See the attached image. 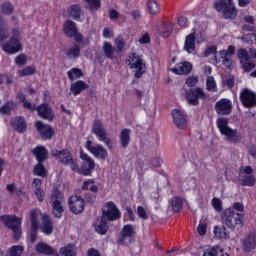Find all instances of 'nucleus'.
Returning a JSON list of instances; mask_svg holds the SVG:
<instances>
[{"mask_svg": "<svg viewBox=\"0 0 256 256\" xmlns=\"http://www.w3.org/2000/svg\"><path fill=\"white\" fill-rule=\"evenodd\" d=\"M216 126L220 135H223L229 143H241V133L237 129L229 127V118L219 117L216 120Z\"/></svg>", "mask_w": 256, "mask_h": 256, "instance_id": "f257e3e1", "label": "nucleus"}, {"mask_svg": "<svg viewBox=\"0 0 256 256\" xmlns=\"http://www.w3.org/2000/svg\"><path fill=\"white\" fill-rule=\"evenodd\" d=\"M222 223L232 231L239 230L245 223V216L241 213L224 210L221 216Z\"/></svg>", "mask_w": 256, "mask_h": 256, "instance_id": "f03ea898", "label": "nucleus"}, {"mask_svg": "<svg viewBox=\"0 0 256 256\" xmlns=\"http://www.w3.org/2000/svg\"><path fill=\"white\" fill-rule=\"evenodd\" d=\"M51 155L58 163L70 167L75 173H79V165H77V162L73 159V155H71L69 150H52Z\"/></svg>", "mask_w": 256, "mask_h": 256, "instance_id": "7ed1b4c3", "label": "nucleus"}, {"mask_svg": "<svg viewBox=\"0 0 256 256\" xmlns=\"http://www.w3.org/2000/svg\"><path fill=\"white\" fill-rule=\"evenodd\" d=\"M214 8L218 13H222L224 19H235L237 17V8L233 0H216Z\"/></svg>", "mask_w": 256, "mask_h": 256, "instance_id": "20e7f679", "label": "nucleus"}, {"mask_svg": "<svg viewBox=\"0 0 256 256\" xmlns=\"http://www.w3.org/2000/svg\"><path fill=\"white\" fill-rule=\"evenodd\" d=\"M126 61L128 63V67L135 70V78L141 79L145 71H147V66L145 65L143 58L136 53H131Z\"/></svg>", "mask_w": 256, "mask_h": 256, "instance_id": "39448f33", "label": "nucleus"}, {"mask_svg": "<svg viewBox=\"0 0 256 256\" xmlns=\"http://www.w3.org/2000/svg\"><path fill=\"white\" fill-rule=\"evenodd\" d=\"M92 133L96 135L98 141L106 145L109 151L113 149V140H111V137L107 136V130L105 129V126H103V122L95 120L92 127Z\"/></svg>", "mask_w": 256, "mask_h": 256, "instance_id": "423d86ee", "label": "nucleus"}, {"mask_svg": "<svg viewBox=\"0 0 256 256\" xmlns=\"http://www.w3.org/2000/svg\"><path fill=\"white\" fill-rule=\"evenodd\" d=\"M12 35L10 40L2 45V51L8 55H15L23 51V45L21 44V40H19V30H12Z\"/></svg>", "mask_w": 256, "mask_h": 256, "instance_id": "0eeeda50", "label": "nucleus"}, {"mask_svg": "<svg viewBox=\"0 0 256 256\" xmlns=\"http://www.w3.org/2000/svg\"><path fill=\"white\" fill-rule=\"evenodd\" d=\"M0 221H3L8 229H12L16 241L21 238V223H23V219L17 216L4 215L0 216Z\"/></svg>", "mask_w": 256, "mask_h": 256, "instance_id": "6e6552de", "label": "nucleus"}, {"mask_svg": "<svg viewBox=\"0 0 256 256\" xmlns=\"http://www.w3.org/2000/svg\"><path fill=\"white\" fill-rule=\"evenodd\" d=\"M185 97L188 105L197 107L199 105V99L205 101L207 99V93L201 87L190 88L186 90Z\"/></svg>", "mask_w": 256, "mask_h": 256, "instance_id": "1a4fd4ad", "label": "nucleus"}, {"mask_svg": "<svg viewBox=\"0 0 256 256\" xmlns=\"http://www.w3.org/2000/svg\"><path fill=\"white\" fill-rule=\"evenodd\" d=\"M238 179L242 187H253L256 183L251 166L240 167Z\"/></svg>", "mask_w": 256, "mask_h": 256, "instance_id": "9d476101", "label": "nucleus"}, {"mask_svg": "<svg viewBox=\"0 0 256 256\" xmlns=\"http://www.w3.org/2000/svg\"><path fill=\"white\" fill-rule=\"evenodd\" d=\"M85 149L91 153L96 159H101L102 161H105L107 157H109V152H107V149L103 147V145L99 143H93L91 140H87L85 144Z\"/></svg>", "mask_w": 256, "mask_h": 256, "instance_id": "9b49d317", "label": "nucleus"}, {"mask_svg": "<svg viewBox=\"0 0 256 256\" xmlns=\"http://www.w3.org/2000/svg\"><path fill=\"white\" fill-rule=\"evenodd\" d=\"M239 99L246 109L256 107V93L249 88H244L239 94Z\"/></svg>", "mask_w": 256, "mask_h": 256, "instance_id": "f8f14e48", "label": "nucleus"}, {"mask_svg": "<svg viewBox=\"0 0 256 256\" xmlns=\"http://www.w3.org/2000/svg\"><path fill=\"white\" fill-rule=\"evenodd\" d=\"M63 193L54 189L52 194V211L54 217L61 218L63 215Z\"/></svg>", "mask_w": 256, "mask_h": 256, "instance_id": "ddd939ff", "label": "nucleus"}, {"mask_svg": "<svg viewBox=\"0 0 256 256\" xmlns=\"http://www.w3.org/2000/svg\"><path fill=\"white\" fill-rule=\"evenodd\" d=\"M102 215V218L108 219V221H117V219H121L119 208H117V205L111 201L105 204Z\"/></svg>", "mask_w": 256, "mask_h": 256, "instance_id": "4468645a", "label": "nucleus"}, {"mask_svg": "<svg viewBox=\"0 0 256 256\" xmlns=\"http://www.w3.org/2000/svg\"><path fill=\"white\" fill-rule=\"evenodd\" d=\"M69 209L75 215L83 213L85 209V201L79 195H72L68 200Z\"/></svg>", "mask_w": 256, "mask_h": 256, "instance_id": "2eb2a0df", "label": "nucleus"}, {"mask_svg": "<svg viewBox=\"0 0 256 256\" xmlns=\"http://www.w3.org/2000/svg\"><path fill=\"white\" fill-rule=\"evenodd\" d=\"M80 159L83 161L81 166L82 174L85 176L91 175V172L95 170V160L83 151H80Z\"/></svg>", "mask_w": 256, "mask_h": 256, "instance_id": "dca6fc26", "label": "nucleus"}, {"mask_svg": "<svg viewBox=\"0 0 256 256\" xmlns=\"http://www.w3.org/2000/svg\"><path fill=\"white\" fill-rule=\"evenodd\" d=\"M39 215H41V210L35 209L30 212L31 219V231H30V243H35L37 241V229H39Z\"/></svg>", "mask_w": 256, "mask_h": 256, "instance_id": "f3484780", "label": "nucleus"}, {"mask_svg": "<svg viewBox=\"0 0 256 256\" xmlns=\"http://www.w3.org/2000/svg\"><path fill=\"white\" fill-rule=\"evenodd\" d=\"M215 111L218 115H231L233 102L230 99L222 98L216 102Z\"/></svg>", "mask_w": 256, "mask_h": 256, "instance_id": "a211bd4d", "label": "nucleus"}, {"mask_svg": "<svg viewBox=\"0 0 256 256\" xmlns=\"http://www.w3.org/2000/svg\"><path fill=\"white\" fill-rule=\"evenodd\" d=\"M133 239H135V228H133V225L131 224L124 225L121 231L119 243L121 245H129Z\"/></svg>", "mask_w": 256, "mask_h": 256, "instance_id": "6ab92c4d", "label": "nucleus"}, {"mask_svg": "<svg viewBox=\"0 0 256 256\" xmlns=\"http://www.w3.org/2000/svg\"><path fill=\"white\" fill-rule=\"evenodd\" d=\"M35 127L41 137L46 140L52 139L53 135H55V130H53L50 125L44 124L41 121H37Z\"/></svg>", "mask_w": 256, "mask_h": 256, "instance_id": "aec40b11", "label": "nucleus"}, {"mask_svg": "<svg viewBox=\"0 0 256 256\" xmlns=\"http://www.w3.org/2000/svg\"><path fill=\"white\" fill-rule=\"evenodd\" d=\"M242 249L246 253H251L254 249H256V231L250 232L243 240H242Z\"/></svg>", "mask_w": 256, "mask_h": 256, "instance_id": "412c9836", "label": "nucleus"}, {"mask_svg": "<svg viewBox=\"0 0 256 256\" xmlns=\"http://www.w3.org/2000/svg\"><path fill=\"white\" fill-rule=\"evenodd\" d=\"M173 28L174 25L172 22L158 20L156 23V31H158L162 37H169V35H171L173 32Z\"/></svg>", "mask_w": 256, "mask_h": 256, "instance_id": "4be33fe9", "label": "nucleus"}, {"mask_svg": "<svg viewBox=\"0 0 256 256\" xmlns=\"http://www.w3.org/2000/svg\"><path fill=\"white\" fill-rule=\"evenodd\" d=\"M235 53V46H229L227 50H221L219 52L220 58L222 59V65L227 67V69H231L233 65V60H231V56Z\"/></svg>", "mask_w": 256, "mask_h": 256, "instance_id": "5701e85b", "label": "nucleus"}, {"mask_svg": "<svg viewBox=\"0 0 256 256\" xmlns=\"http://www.w3.org/2000/svg\"><path fill=\"white\" fill-rule=\"evenodd\" d=\"M172 73L175 75H189L191 71H193V64L191 62H180L176 64L174 68L171 69Z\"/></svg>", "mask_w": 256, "mask_h": 256, "instance_id": "b1692460", "label": "nucleus"}, {"mask_svg": "<svg viewBox=\"0 0 256 256\" xmlns=\"http://www.w3.org/2000/svg\"><path fill=\"white\" fill-rule=\"evenodd\" d=\"M172 118L178 129L187 128V119L185 118V115L181 111L177 109L172 110Z\"/></svg>", "mask_w": 256, "mask_h": 256, "instance_id": "393cba45", "label": "nucleus"}, {"mask_svg": "<svg viewBox=\"0 0 256 256\" xmlns=\"http://www.w3.org/2000/svg\"><path fill=\"white\" fill-rule=\"evenodd\" d=\"M10 125L14 131H17V133H25L27 129V122H25L23 117L12 118Z\"/></svg>", "mask_w": 256, "mask_h": 256, "instance_id": "a878e982", "label": "nucleus"}, {"mask_svg": "<svg viewBox=\"0 0 256 256\" xmlns=\"http://www.w3.org/2000/svg\"><path fill=\"white\" fill-rule=\"evenodd\" d=\"M37 112L39 117H41L42 119H46V121H53V111L51 110V107H49V105L47 104H42L40 106H38L37 108Z\"/></svg>", "mask_w": 256, "mask_h": 256, "instance_id": "bb28decb", "label": "nucleus"}, {"mask_svg": "<svg viewBox=\"0 0 256 256\" xmlns=\"http://www.w3.org/2000/svg\"><path fill=\"white\" fill-rule=\"evenodd\" d=\"M85 89H89V85H87V83L82 80H78L72 83L70 86V91L75 97H77V95H80V93H83Z\"/></svg>", "mask_w": 256, "mask_h": 256, "instance_id": "cd10ccee", "label": "nucleus"}, {"mask_svg": "<svg viewBox=\"0 0 256 256\" xmlns=\"http://www.w3.org/2000/svg\"><path fill=\"white\" fill-rule=\"evenodd\" d=\"M40 229L41 232L44 233V235H51V233H53V221H51V218H49V216H42V224L40 226Z\"/></svg>", "mask_w": 256, "mask_h": 256, "instance_id": "c85d7f7f", "label": "nucleus"}, {"mask_svg": "<svg viewBox=\"0 0 256 256\" xmlns=\"http://www.w3.org/2000/svg\"><path fill=\"white\" fill-rule=\"evenodd\" d=\"M68 15L75 21H83L81 18L83 17V10H81V6L77 4H73L68 8Z\"/></svg>", "mask_w": 256, "mask_h": 256, "instance_id": "c756f323", "label": "nucleus"}, {"mask_svg": "<svg viewBox=\"0 0 256 256\" xmlns=\"http://www.w3.org/2000/svg\"><path fill=\"white\" fill-rule=\"evenodd\" d=\"M35 249L40 255H55V249L45 242L36 244Z\"/></svg>", "mask_w": 256, "mask_h": 256, "instance_id": "7c9ffc66", "label": "nucleus"}, {"mask_svg": "<svg viewBox=\"0 0 256 256\" xmlns=\"http://www.w3.org/2000/svg\"><path fill=\"white\" fill-rule=\"evenodd\" d=\"M184 51L187 53H195V33H190L186 36L184 42Z\"/></svg>", "mask_w": 256, "mask_h": 256, "instance_id": "2f4dec72", "label": "nucleus"}, {"mask_svg": "<svg viewBox=\"0 0 256 256\" xmlns=\"http://www.w3.org/2000/svg\"><path fill=\"white\" fill-rule=\"evenodd\" d=\"M214 237L216 239H229L230 234L225 226H214L213 228Z\"/></svg>", "mask_w": 256, "mask_h": 256, "instance_id": "473e14b6", "label": "nucleus"}, {"mask_svg": "<svg viewBox=\"0 0 256 256\" xmlns=\"http://www.w3.org/2000/svg\"><path fill=\"white\" fill-rule=\"evenodd\" d=\"M33 155L36 157L38 163H43L47 159V148L44 146H37L33 151Z\"/></svg>", "mask_w": 256, "mask_h": 256, "instance_id": "72a5a7b5", "label": "nucleus"}, {"mask_svg": "<svg viewBox=\"0 0 256 256\" xmlns=\"http://www.w3.org/2000/svg\"><path fill=\"white\" fill-rule=\"evenodd\" d=\"M94 229L96 233H99L100 235H105L107 233V230L109 229V226L107 225V220L105 218H100L95 222Z\"/></svg>", "mask_w": 256, "mask_h": 256, "instance_id": "f704fd0d", "label": "nucleus"}, {"mask_svg": "<svg viewBox=\"0 0 256 256\" xmlns=\"http://www.w3.org/2000/svg\"><path fill=\"white\" fill-rule=\"evenodd\" d=\"M120 143L123 149H127V147H129V143H131V130L123 129L120 132Z\"/></svg>", "mask_w": 256, "mask_h": 256, "instance_id": "c9c22d12", "label": "nucleus"}, {"mask_svg": "<svg viewBox=\"0 0 256 256\" xmlns=\"http://www.w3.org/2000/svg\"><path fill=\"white\" fill-rule=\"evenodd\" d=\"M63 30L67 37H73L77 33V26L75 25V22L67 20L64 23Z\"/></svg>", "mask_w": 256, "mask_h": 256, "instance_id": "e433bc0d", "label": "nucleus"}, {"mask_svg": "<svg viewBox=\"0 0 256 256\" xmlns=\"http://www.w3.org/2000/svg\"><path fill=\"white\" fill-rule=\"evenodd\" d=\"M147 10L150 15H157L161 10L159 2L157 0H148L147 1Z\"/></svg>", "mask_w": 256, "mask_h": 256, "instance_id": "4c0bfd02", "label": "nucleus"}, {"mask_svg": "<svg viewBox=\"0 0 256 256\" xmlns=\"http://www.w3.org/2000/svg\"><path fill=\"white\" fill-rule=\"evenodd\" d=\"M102 49L107 59H113V57H115V48H113V45L111 43L104 42Z\"/></svg>", "mask_w": 256, "mask_h": 256, "instance_id": "58836bf2", "label": "nucleus"}, {"mask_svg": "<svg viewBox=\"0 0 256 256\" xmlns=\"http://www.w3.org/2000/svg\"><path fill=\"white\" fill-rule=\"evenodd\" d=\"M36 68L34 65L27 66L17 72L19 77H29L31 75H35Z\"/></svg>", "mask_w": 256, "mask_h": 256, "instance_id": "ea45409f", "label": "nucleus"}, {"mask_svg": "<svg viewBox=\"0 0 256 256\" xmlns=\"http://www.w3.org/2000/svg\"><path fill=\"white\" fill-rule=\"evenodd\" d=\"M68 79L75 81V79H81L83 77V71L79 68H72L67 72Z\"/></svg>", "mask_w": 256, "mask_h": 256, "instance_id": "a19ab883", "label": "nucleus"}, {"mask_svg": "<svg viewBox=\"0 0 256 256\" xmlns=\"http://www.w3.org/2000/svg\"><path fill=\"white\" fill-rule=\"evenodd\" d=\"M206 89L210 93H217V82L213 76L206 79Z\"/></svg>", "mask_w": 256, "mask_h": 256, "instance_id": "79ce46f5", "label": "nucleus"}, {"mask_svg": "<svg viewBox=\"0 0 256 256\" xmlns=\"http://www.w3.org/2000/svg\"><path fill=\"white\" fill-rule=\"evenodd\" d=\"M170 205L175 211V213H178V211H181L183 209V200L179 197L172 198L170 201Z\"/></svg>", "mask_w": 256, "mask_h": 256, "instance_id": "37998d69", "label": "nucleus"}, {"mask_svg": "<svg viewBox=\"0 0 256 256\" xmlns=\"http://www.w3.org/2000/svg\"><path fill=\"white\" fill-rule=\"evenodd\" d=\"M75 245L68 244L65 247L60 248V254L63 256H75Z\"/></svg>", "mask_w": 256, "mask_h": 256, "instance_id": "c03bdc74", "label": "nucleus"}, {"mask_svg": "<svg viewBox=\"0 0 256 256\" xmlns=\"http://www.w3.org/2000/svg\"><path fill=\"white\" fill-rule=\"evenodd\" d=\"M67 55L70 59H77L81 55V48L79 45H74L70 49H68Z\"/></svg>", "mask_w": 256, "mask_h": 256, "instance_id": "a18cd8bd", "label": "nucleus"}, {"mask_svg": "<svg viewBox=\"0 0 256 256\" xmlns=\"http://www.w3.org/2000/svg\"><path fill=\"white\" fill-rule=\"evenodd\" d=\"M226 210H231L232 213H243L245 211V205L241 202H234L231 207L226 208Z\"/></svg>", "mask_w": 256, "mask_h": 256, "instance_id": "49530a36", "label": "nucleus"}, {"mask_svg": "<svg viewBox=\"0 0 256 256\" xmlns=\"http://www.w3.org/2000/svg\"><path fill=\"white\" fill-rule=\"evenodd\" d=\"M24 251L23 246H12L8 251V256H22Z\"/></svg>", "mask_w": 256, "mask_h": 256, "instance_id": "de8ad7c7", "label": "nucleus"}, {"mask_svg": "<svg viewBox=\"0 0 256 256\" xmlns=\"http://www.w3.org/2000/svg\"><path fill=\"white\" fill-rule=\"evenodd\" d=\"M13 109H15V103L13 101H8L2 107H0V113L7 115V113H11Z\"/></svg>", "mask_w": 256, "mask_h": 256, "instance_id": "09e8293b", "label": "nucleus"}, {"mask_svg": "<svg viewBox=\"0 0 256 256\" xmlns=\"http://www.w3.org/2000/svg\"><path fill=\"white\" fill-rule=\"evenodd\" d=\"M34 175H37L38 177H45V175H47V171L45 170L43 163L38 162L34 167Z\"/></svg>", "mask_w": 256, "mask_h": 256, "instance_id": "8fccbe9b", "label": "nucleus"}, {"mask_svg": "<svg viewBox=\"0 0 256 256\" xmlns=\"http://www.w3.org/2000/svg\"><path fill=\"white\" fill-rule=\"evenodd\" d=\"M238 59L240 63H245V61H249V52L245 48H241L238 50Z\"/></svg>", "mask_w": 256, "mask_h": 256, "instance_id": "3c124183", "label": "nucleus"}, {"mask_svg": "<svg viewBox=\"0 0 256 256\" xmlns=\"http://www.w3.org/2000/svg\"><path fill=\"white\" fill-rule=\"evenodd\" d=\"M211 205L215 211L221 213L223 211V202L219 198H213L211 201Z\"/></svg>", "mask_w": 256, "mask_h": 256, "instance_id": "603ef678", "label": "nucleus"}, {"mask_svg": "<svg viewBox=\"0 0 256 256\" xmlns=\"http://www.w3.org/2000/svg\"><path fill=\"white\" fill-rule=\"evenodd\" d=\"M199 83L198 76H190L186 79V85L188 87H195Z\"/></svg>", "mask_w": 256, "mask_h": 256, "instance_id": "864d4df0", "label": "nucleus"}, {"mask_svg": "<svg viewBox=\"0 0 256 256\" xmlns=\"http://www.w3.org/2000/svg\"><path fill=\"white\" fill-rule=\"evenodd\" d=\"M16 65L22 66L27 64V55L20 54L15 58Z\"/></svg>", "mask_w": 256, "mask_h": 256, "instance_id": "5fc2aeb1", "label": "nucleus"}, {"mask_svg": "<svg viewBox=\"0 0 256 256\" xmlns=\"http://www.w3.org/2000/svg\"><path fill=\"white\" fill-rule=\"evenodd\" d=\"M89 5L90 9H99L101 7V0H84Z\"/></svg>", "mask_w": 256, "mask_h": 256, "instance_id": "6e6d98bb", "label": "nucleus"}, {"mask_svg": "<svg viewBox=\"0 0 256 256\" xmlns=\"http://www.w3.org/2000/svg\"><path fill=\"white\" fill-rule=\"evenodd\" d=\"M115 45L119 52H121V51H123V49H125V41L123 40V38L121 36H118L115 39Z\"/></svg>", "mask_w": 256, "mask_h": 256, "instance_id": "4d7b16f0", "label": "nucleus"}, {"mask_svg": "<svg viewBox=\"0 0 256 256\" xmlns=\"http://www.w3.org/2000/svg\"><path fill=\"white\" fill-rule=\"evenodd\" d=\"M138 43H140V45H147L151 43V36L149 33H144L138 40Z\"/></svg>", "mask_w": 256, "mask_h": 256, "instance_id": "13d9d810", "label": "nucleus"}, {"mask_svg": "<svg viewBox=\"0 0 256 256\" xmlns=\"http://www.w3.org/2000/svg\"><path fill=\"white\" fill-rule=\"evenodd\" d=\"M13 11V5L11 3H4L2 4V12L4 15H11Z\"/></svg>", "mask_w": 256, "mask_h": 256, "instance_id": "bf43d9fd", "label": "nucleus"}, {"mask_svg": "<svg viewBox=\"0 0 256 256\" xmlns=\"http://www.w3.org/2000/svg\"><path fill=\"white\" fill-rule=\"evenodd\" d=\"M243 69H245V71L249 72L252 71V69H255V63L249 61V59L245 62L241 63Z\"/></svg>", "mask_w": 256, "mask_h": 256, "instance_id": "052dcab7", "label": "nucleus"}, {"mask_svg": "<svg viewBox=\"0 0 256 256\" xmlns=\"http://www.w3.org/2000/svg\"><path fill=\"white\" fill-rule=\"evenodd\" d=\"M202 256H217V249L215 247H208Z\"/></svg>", "mask_w": 256, "mask_h": 256, "instance_id": "680f3d73", "label": "nucleus"}, {"mask_svg": "<svg viewBox=\"0 0 256 256\" xmlns=\"http://www.w3.org/2000/svg\"><path fill=\"white\" fill-rule=\"evenodd\" d=\"M197 232L200 235H205V233H207V224L200 222L197 227Z\"/></svg>", "mask_w": 256, "mask_h": 256, "instance_id": "e2e57ef3", "label": "nucleus"}, {"mask_svg": "<svg viewBox=\"0 0 256 256\" xmlns=\"http://www.w3.org/2000/svg\"><path fill=\"white\" fill-rule=\"evenodd\" d=\"M216 53H217V46H210L205 50L204 55L206 57H209V55H216Z\"/></svg>", "mask_w": 256, "mask_h": 256, "instance_id": "0e129e2a", "label": "nucleus"}, {"mask_svg": "<svg viewBox=\"0 0 256 256\" xmlns=\"http://www.w3.org/2000/svg\"><path fill=\"white\" fill-rule=\"evenodd\" d=\"M95 184V180L93 179H88L86 181H84L83 185H82V189L84 191H87L89 189H91V186Z\"/></svg>", "mask_w": 256, "mask_h": 256, "instance_id": "69168bd1", "label": "nucleus"}, {"mask_svg": "<svg viewBox=\"0 0 256 256\" xmlns=\"http://www.w3.org/2000/svg\"><path fill=\"white\" fill-rule=\"evenodd\" d=\"M137 213L141 219H147L148 217L147 211H145V208H143L142 206L137 207Z\"/></svg>", "mask_w": 256, "mask_h": 256, "instance_id": "338daca9", "label": "nucleus"}, {"mask_svg": "<svg viewBox=\"0 0 256 256\" xmlns=\"http://www.w3.org/2000/svg\"><path fill=\"white\" fill-rule=\"evenodd\" d=\"M103 37L104 39H111L113 37V30L111 28H104Z\"/></svg>", "mask_w": 256, "mask_h": 256, "instance_id": "774afa93", "label": "nucleus"}]
</instances>
